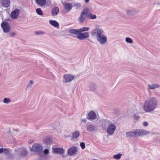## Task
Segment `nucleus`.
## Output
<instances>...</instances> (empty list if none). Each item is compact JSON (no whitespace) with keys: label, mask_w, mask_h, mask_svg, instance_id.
Returning a JSON list of instances; mask_svg holds the SVG:
<instances>
[{"label":"nucleus","mask_w":160,"mask_h":160,"mask_svg":"<svg viewBox=\"0 0 160 160\" xmlns=\"http://www.w3.org/2000/svg\"><path fill=\"white\" fill-rule=\"evenodd\" d=\"M91 34L93 37H96L97 40L102 45L104 44L107 42V38L104 35V32L99 25L95 26Z\"/></svg>","instance_id":"f257e3e1"},{"label":"nucleus","mask_w":160,"mask_h":160,"mask_svg":"<svg viewBox=\"0 0 160 160\" xmlns=\"http://www.w3.org/2000/svg\"><path fill=\"white\" fill-rule=\"evenodd\" d=\"M158 103L157 101H146L143 107V109L146 112H150L157 107Z\"/></svg>","instance_id":"f03ea898"},{"label":"nucleus","mask_w":160,"mask_h":160,"mask_svg":"<svg viewBox=\"0 0 160 160\" xmlns=\"http://www.w3.org/2000/svg\"><path fill=\"white\" fill-rule=\"evenodd\" d=\"M116 128V126L113 123L109 121H108L106 131L109 135H112L114 134Z\"/></svg>","instance_id":"7ed1b4c3"},{"label":"nucleus","mask_w":160,"mask_h":160,"mask_svg":"<svg viewBox=\"0 0 160 160\" xmlns=\"http://www.w3.org/2000/svg\"><path fill=\"white\" fill-rule=\"evenodd\" d=\"M88 12V9L87 8H85L82 10L78 18L79 22L82 23L85 21Z\"/></svg>","instance_id":"20e7f679"},{"label":"nucleus","mask_w":160,"mask_h":160,"mask_svg":"<svg viewBox=\"0 0 160 160\" xmlns=\"http://www.w3.org/2000/svg\"><path fill=\"white\" fill-rule=\"evenodd\" d=\"M1 27L5 33L9 32L11 30V28L9 23L6 22H2L1 24Z\"/></svg>","instance_id":"39448f33"},{"label":"nucleus","mask_w":160,"mask_h":160,"mask_svg":"<svg viewBox=\"0 0 160 160\" xmlns=\"http://www.w3.org/2000/svg\"><path fill=\"white\" fill-rule=\"evenodd\" d=\"M31 150L33 152L39 153L42 152V147L39 144L35 143L32 145Z\"/></svg>","instance_id":"423d86ee"},{"label":"nucleus","mask_w":160,"mask_h":160,"mask_svg":"<svg viewBox=\"0 0 160 160\" xmlns=\"http://www.w3.org/2000/svg\"><path fill=\"white\" fill-rule=\"evenodd\" d=\"M89 37V34L88 32L82 33L81 32H79L77 38L79 40H83L85 38H88Z\"/></svg>","instance_id":"0eeeda50"},{"label":"nucleus","mask_w":160,"mask_h":160,"mask_svg":"<svg viewBox=\"0 0 160 160\" xmlns=\"http://www.w3.org/2000/svg\"><path fill=\"white\" fill-rule=\"evenodd\" d=\"M20 12V9L16 8L12 11L11 14L10 16L13 19H16L18 18Z\"/></svg>","instance_id":"6e6552de"},{"label":"nucleus","mask_w":160,"mask_h":160,"mask_svg":"<svg viewBox=\"0 0 160 160\" xmlns=\"http://www.w3.org/2000/svg\"><path fill=\"white\" fill-rule=\"evenodd\" d=\"M136 132L137 137L146 135L149 133V131H146L144 129H136Z\"/></svg>","instance_id":"1a4fd4ad"},{"label":"nucleus","mask_w":160,"mask_h":160,"mask_svg":"<svg viewBox=\"0 0 160 160\" xmlns=\"http://www.w3.org/2000/svg\"><path fill=\"white\" fill-rule=\"evenodd\" d=\"M64 9L67 12H69L72 8V4L71 3L64 2L62 3Z\"/></svg>","instance_id":"9d476101"},{"label":"nucleus","mask_w":160,"mask_h":160,"mask_svg":"<svg viewBox=\"0 0 160 160\" xmlns=\"http://www.w3.org/2000/svg\"><path fill=\"white\" fill-rule=\"evenodd\" d=\"M77 152V148L75 147H72L69 148L68 151V154L69 156H72L76 154Z\"/></svg>","instance_id":"9b49d317"},{"label":"nucleus","mask_w":160,"mask_h":160,"mask_svg":"<svg viewBox=\"0 0 160 160\" xmlns=\"http://www.w3.org/2000/svg\"><path fill=\"white\" fill-rule=\"evenodd\" d=\"M97 118L96 113L93 111H91L88 113L87 118L88 119L93 120Z\"/></svg>","instance_id":"f8f14e48"},{"label":"nucleus","mask_w":160,"mask_h":160,"mask_svg":"<svg viewBox=\"0 0 160 160\" xmlns=\"http://www.w3.org/2000/svg\"><path fill=\"white\" fill-rule=\"evenodd\" d=\"M126 136L128 138L137 137L136 130H134L132 131L127 132Z\"/></svg>","instance_id":"ddd939ff"},{"label":"nucleus","mask_w":160,"mask_h":160,"mask_svg":"<svg viewBox=\"0 0 160 160\" xmlns=\"http://www.w3.org/2000/svg\"><path fill=\"white\" fill-rule=\"evenodd\" d=\"M86 128L87 131L89 132L95 131L97 129L96 127L92 124H89L86 125Z\"/></svg>","instance_id":"4468645a"},{"label":"nucleus","mask_w":160,"mask_h":160,"mask_svg":"<svg viewBox=\"0 0 160 160\" xmlns=\"http://www.w3.org/2000/svg\"><path fill=\"white\" fill-rule=\"evenodd\" d=\"M53 151L57 154H62L64 153V150L62 148H53Z\"/></svg>","instance_id":"2eb2a0df"},{"label":"nucleus","mask_w":160,"mask_h":160,"mask_svg":"<svg viewBox=\"0 0 160 160\" xmlns=\"http://www.w3.org/2000/svg\"><path fill=\"white\" fill-rule=\"evenodd\" d=\"M0 3L2 6L7 8L10 5V1L9 0H0Z\"/></svg>","instance_id":"dca6fc26"},{"label":"nucleus","mask_w":160,"mask_h":160,"mask_svg":"<svg viewBox=\"0 0 160 160\" xmlns=\"http://www.w3.org/2000/svg\"><path fill=\"white\" fill-rule=\"evenodd\" d=\"M65 82H69L73 80L74 76L70 74H66L64 76Z\"/></svg>","instance_id":"f3484780"},{"label":"nucleus","mask_w":160,"mask_h":160,"mask_svg":"<svg viewBox=\"0 0 160 160\" xmlns=\"http://www.w3.org/2000/svg\"><path fill=\"white\" fill-rule=\"evenodd\" d=\"M49 22L50 25L57 28H59V24L55 20H50Z\"/></svg>","instance_id":"a211bd4d"},{"label":"nucleus","mask_w":160,"mask_h":160,"mask_svg":"<svg viewBox=\"0 0 160 160\" xmlns=\"http://www.w3.org/2000/svg\"><path fill=\"white\" fill-rule=\"evenodd\" d=\"M126 11L127 14L130 15H134L137 13V11L134 9H127Z\"/></svg>","instance_id":"6ab92c4d"},{"label":"nucleus","mask_w":160,"mask_h":160,"mask_svg":"<svg viewBox=\"0 0 160 160\" xmlns=\"http://www.w3.org/2000/svg\"><path fill=\"white\" fill-rule=\"evenodd\" d=\"M16 152H17L18 153L22 155H25L26 153V150L25 148L23 147L21 148H18Z\"/></svg>","instance_id":"aec40b11"},{"label":"nucleus","mask_w":160,"mask_h":160,"mask_svg":"<svg viewBox=\"0 0 160 160\" xmlns=\"http://www.w3.org/2000/svg\"><path fill=\"white\" fill-rule=\"evenodd\" d=\"M37 3L41 7L44 6L46 3V0H35Z\"/></svg>","instance_id":"412c9836"},{"label":"nucleus","mask_w":160,"mask_h":160,"mask_svg":"<svg viewBox=\"0 0 160 160\" xmlns=\"http://www.w3.org/2000/svg\"><path fill=\"white\" fill-rule=\"evenodd\" d=\"M43 142L46 144L49 145L52 143V140L50 137H47L43 138Z\"/></svg>","instance_id":"4be33fe9"},{"label":"nucleus","mask_w":160,"mask_h":160,"mask_svg":"<svg viewBox=\"0 0 160 160\" xmlns=\"http://www.w3.org/2000/svg\"><path fill=\"white\" fill-rule=\"evenodd\" d=\"M59 12V8L58 7H55L53 8L52 11V16H54L57 15Z\"/></svg>","instance_id":"5701e85b"},{"label":"nucleus","mask_w":160,"mask_h":160,"mask_svg":"<svg viewBox=\"0 0 160 160\" xmlns=\"http://www.w3.org/2000/svg\"><path fill=\"white\" fill-rule=\"evenodd\" d=\"M80 132L78 130L75 131L72 134V137L73 139H77L80 135Z\"/></svg>","instance_id":"b1692460"},{"label":"nucleus","mask_w":160,"mask_h":160,"mask_svg":"<svg viewBox=\"0 0 160 160\" xmlns=\"http://www.w3.org/2000/svg\"><path fill=\"white\" fill-rule=\"evenodd\" d=\"M69 32L71 33H72L78 36L80 32V31L79 29H70L69 30Z\"/></svg>","instance_id":"393cba45"},{"label":"nucleus","mask_w":160,"mask_h":160,"mask_svg":"<svg viewBox=\"0 0 160 160\" xmlns=\"http://www.w3.org/2000/svg\"><path fill=\"white\" fill-rule=\"evenodd\" d=\"M148 86L149 88L151 89H154L156 88H158L159 87V85L155 84H152L148 85Z\"/></svg>","instance_id":"a878e982"},{"label":"nucleus","mask_w":160,"mask_h":160,"mask_svg":"<svg viewBox=\"0 0 160 160\" xmlns=\"http://www.w3.org/2000/svg\"><path fill=\"white\" fill-rule=\"evenodd\" d=\"M89 88L90 90L93 91L96 89V86L95 84L92 83L90 85Z\"/></svg>","instance_id":"bb28decb"},{"label":"nucleus","mask_w":160,"mask_h":160,"mask_svg":"<svg viewBox=\"0 0 160 160\" xmlns=\"http://www.w3.org/2000/svg\"><path fill=\"white\" fill-rule=\"evenodd\" d=\"M122 154L120 153H118V154L115 155L113 156L114 158L116 160H119L121 158Z\"/></svg>","instance_id":"cd10ccee"},{"label":"nucleus","mask_w":160,"mask_h":160,"mask_svg":"<svg viewBox=\"0 0 160 160\" xmlns=\"http://www.w3.org/2000/svg\"><path fill=\"white\" fill-rule=\"evenodd\" d=\"M9 152V150L6 148H0V153L4 152L5 153H8Z\"/></svg>","instance_id":"c85d7f7f"},{"label":"nucleus","mask_w":160,"mask_h":160,"mask_svg":"<svg viewBox=\"0 0 160 160\" xmlns=\"http://www.w3.org/2000/svg\"><path fill=\"white\" fill-rule=\"evenodd\" d=\"M80 32H83L85 31H88L89 30V28L88 27H83L82 28L79 29Z\"/></svg>","instance_id":"c756f323"},{"label":"nucleus","mask_w":160,"mask_h":160,"mask_svg":"<svg viewBox=\"0 0 160 160\" xmlns=\"http://www.w3.org/2000/svg\"><path fill=\"white\" fill-rule=\"evenodd\" d=\"M125 41L126 42L130 44H132L133 43V41L132 39L130 38H126L125 39Z\"/></svg>","instance_id":"7c9ffc66"},{"label":"nucleus","mask_w":160,"mask_h":160,"mask_svg":"<svg viewBox=\"0 0 160 160\" xmlns=\"http://www.w3.org/2000/svg\"><path fill=\"white\" fill-rule=\"evenodd\" d=\"M36 12L38 14L42 15L43 14V13L41 10V9L40 8H37L36 10Z\"/></svg>","instance_id":"2f4dec72"},{"label":"nucleus","mask_w":160,"mask_h":160,"mask_svg":"<svg viewBox=\"0 0 160 160\" xmlns=\"http://www.w3.org/2000/svg\"><path fill=\"white\" fill-rule=\"evenodd\" d=\"M89 18L92 19H94L97 18V16L92 14H90L89 15Z\"/></svg>","instance_id":"473e14b6"},{"label":"nucleus","mask_w":160,"mask_h":160,"mask_svg":"<svg viewBox=\"0 0 160 160\" xmlns=\"http://www.w3.org/2000/svg\"><path fill=\"white\" fill-rule=\"evenodd\" d=\"M35 34L37 35L44 34L45 32L42 31H38L35 32Z\"/></svg>","instance_id":"72a5a7b5"},{"label":"nucleus","mask_w":160,"mask_h":160,"mask_svg":"<svg viewBox=\"0 0 160 160\" xmlns=\"http://www.w3.org/2000/svg\"><path fill=\"white\" fill-rule=\"evenodd\" d=\"M74 5L76 9L79 8L81 6V4L79 3H75L74 4Z\"/></svg>","instance_id":"f704fd0d"},{"label":"nucleus","mask_w":160,"mask_h":160,"mask_svg":"<svg viewBox=\"0 0 160 160\" xmlns=\"http://www.w3.org/2000/svg\"><path fill=\"white\" fill-rule=\"evenodd\" d=\"M34 82L33 81L31 80L29 81V83L28 84L27 87H31L33 84Z\"/></svg>","instance_id":"c9c22d12"},{"label":"nucleus","mask_w":160,"mask_h":160,"mask_svg":"<svg viewBox=\"0 0 160 160\" xmlns=\"http://www.w3.org/2000/svg\"><path fill=\"white\" fill-rule=\"evenodd\" d=\"M132 117L133 118V119L135 120H138L139 118V116L135 114H133Z\"/></svg>","instance_id":"e433bc0d"},{"label":"nucleus","mask_w":160,"mask_h":160,"mask_svg":"<svg viewBox=\"0 0 160 160\" xmlns=\"http://www.w3.org/2000/svg\"><path fill=\"white\" fill-rule=\"evenodd\" d=\"M131 112L133 114H135L138 113V111L136 109V108H134L133 110H131Z\"/></svg>","instance_id":"4c0bfd02"},{"label":"nucleus","mask_w":160,"mask_h":160,"mask_svg":"<svg viewBox=\"0 0 160 160\" xmlns=\"http://www.w3.org/2000/svg\"><path fill=\"white\" fill-rule=\"evenodd\" d=\"M80 146L82 148V149H84L85 148V145L84 142H81L80 144Z\"/></svg>","instance_id":"58836bf2"},{"label":"nucleus","mask_w":160,"mask_h":160,"mask_svg":"<svg viewBox=\"0 0 160 160\" xmlns=\"http://www.w3.org/2000/svg\"><path fill=\"white\" fill-rule=\"evenodd\" d=\"M142 124L145 127H147L148 125V123L146 121H145L143 122Z\"/></svg>","instance_id":"ea45409f"},{"label":"nucleus","mask_w":160,"mask_h":160,"mask_svg":"<svg viewBox=\"0 0 160 160\" xmlns=\"http://www.w3.org/2000/svg\"><path fill=\"white\" fill-rule=\"evenodd\" d=\"M49 150L48 149H45L43 151V153L45 154H48L49 153Z\"/></svg>","instance_id":"a19ab883"},{"label":"nucleus","mask_w":160,"mask_h":160,"mask_svg":"<svg viewBox=\"0 0 160 160\" xmlns=\"http://www.w3.org/2000/svg\"><path fill=\"white\" fill-rule=\"evenodd\" d=\"M15 35L16 34L14 32H11L9 33V36L12 37L15 36Z\"/></svg>","instance_id":"79ce46f5"},{"label":"nucleus","mask_w":160,"mask_h":160,"mask_svg":"<svg viewBox=\"0 0 160 160\" xmlns=\"http://www.w3.org/2000/svg\"><path fill=\"white\" fill-rule=\"evenodd\" d=\"M81 121L82 122H84L85 123H86V120L85 119H81Z\"/></svg>","instance_id":"37998d69"},{"label":"nucleus","mask_w":160,"mask_h":160,"mask_svg":"<svg viewBox=\"0 0 160 160\" xmlns=\"http://www.w3.org/2000/svg\"><path fill=\"white\" fill-rule=\"evenodd\" d=\"M3 102L5 103H8L10 102V101H3Z\"/></svg>","instance_id":"c03bdc74"},{"label":"nucleus","mask_w":160,"mask_h":160,"mask_svg":"<svg viewBox=\"0 0 160 160\" xmlns=\"http://www.w3.org/2000/svg\"><path fill=\"white\" fill-rule=\"evenodd\" d=\"M84 1L86 3H88L89 2L90 0H84Z\"/></svg>","instance_id":"a18cd8bd"},{"label":"nucleus","mask_w":160,"mask_h":160,"mask_svg":"<svg viewBox=\"0 0 160 160\" xmlns=\"http://www.w3.org/2000/svg\"><path fill=\"white\" fill-rule=\"evenodd\" d=\"M3 100H10V99L7 98H5Z\"/></svg>","instance_id":"49530a36"},{"label":"nucleus","mask_w":160,"mask_h":160,"mask_svg":"<svg viewBox=\"0 0 160 160\" xmlns=\"http://www.w3.org/2000/svg\"><path fill=\"white\" fill-rule=\"evenodd\" d=\"M152 99H154V98H152Z\"/></svg>","instance_id":"de8ad7c7"},{"label":"nucleus","mask_w":160,"mask_h":160,"mask_svg":"<svg viewBox=\"0 0 160 160\" xmlns=\"http://www.w3.org/2000/svg\"><path fill=\"white\" fill-rule=\"evenodd\" d=\"M9 135H10V134L9 133H8V134Z\"/></svg>","instance_id":"09e8293b"},{"label":"nucleus","mask_w":160,"mask_h":160,"mask_svg":"<svg viewBox=\"0 0 160 160\" xmlns=\"http://www.w3.org/2000/svg\"><path fill=\"white\" fill-rule=\"evenodd\" d=\"M1 73H0V76H1Z\"/></svg>","instance_id":"8fccbe9b"}]
</instances>
